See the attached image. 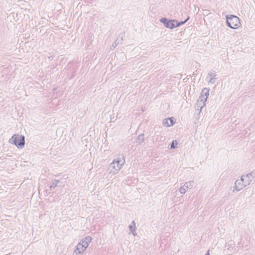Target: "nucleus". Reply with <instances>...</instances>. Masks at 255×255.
Listing matches in <instances>:
<instances>
[{
	"label": "nucleus",
	"mask_w": 255,
	"mask_h": 255,
	"mask_svg": "<svg viewBox=\"0 0 255 255\" xmlns=\"http://www.w3.org/2000/svg\"><path fill=\"white\" fill-rule=\"evenodd\" d=\"M189 18V17H188L185 20H184V21H181L180 22H177L176 23V26L177 27H178L183 24H184Z\"/></svg>",
	"instance_id": "aec40b11"
},
{
	"label": "nucleus",
	"mask_w": 255,
	"mask_h": 255,
	"mask_svg": "<svg viewBox=\"0 0 255 255\" xmlns=\"http://www.w3.org/2000/svg\"><path fill=\"white\" fill-rule=\"evenodd\" d=\"M9 142L14 144L18 148H21L24 146V136L18 134H14L9 139Z\"/></svg>",
	"instance_id": "20e7f679"
},
{
	"label": "nucleus",
	"mask_w": 255,
	"mask_h": 255,
	"mask_svg": "<svg viewBox=\"0 0 255 255\" xmlns=\"http://www.w3.org/2000/svg\"><path fill=\"white\" fill-rule=\"evenodd\" d=\"M173 118H170L169 119H165L163 120L162 124L164 126L169 127L173 126L174 124Z\"/></svg>",
	"instance_id": "6e6552de"
},
{
	"label": "nucleus",
	"mask_w": 255,
	"mask_h": 255,
	"mask_svg": "<svg viewBox=\"0 0 255 255\" xmlns=\"http://www.w3.org/2000/svg\"><path fill=\"white\" fill-rule=\"evenodd\" d=\"M125 163V156L123 154L118 155L110 164L109 167L113 169L110 173L117 174Z\"/></svg>",
	"instance_id": "f257e3e1"
},
{
	"label": "nucleus",
	"mask_w": 255,
	"mask_h": 255,
	"mask_svg": "<svg viewBox=\"0 0 255 255\" xmlns=\"http://www.w3.org/2000/svg\"><path fill=\"white\" fill-rule=\"evenodd\" d=\"M168 19L166 18H162L160 19V21L163 23L164 25L166 27L167 23H168Z\"/></svg>",
	"instance_id": "f3484780"
},
{
	"label": "nucleus",
	"mask_w": 255,
	"mask_h": 255,
	"mask_svg": "<svg viewBox=\"0 0 255 255\" xmlns=\"http://www.w3.org/2000/svg\"><path fill=\"white\" fill-rule=\"evenodd\" d=\"M201 95L204 96L205 97H207V98H208L209 95V89L206 88H204L202 91Z\"/></svg>",
	"instance_id": "f8f14e48"
},
{
	"label": "nucleus",
	"mask_w": 255,
	"mask_h": 255,
	"mask_svg": "<svg viewBox=\"0 0 255 255\" xmlns=\"http://www.w3.org/2000/svg\"><path fill=\"white\" fill-rule=\"evenodd\" d=\"M59 183V181L58 180H54L51 185L50 186V188H55L57 186V184Z\"/></svg>",
	"instance_id": "2eb2a0df"
},
{
	"label": "nucleus",
	"mask_w": 255,
	"mask_h": 255,
	"mask_svg": "<svg viewBox=\"0 0 255 255\" xmlns=\"http://www.w3.org/2000/svg\"><path fill=\"white\" fill-rule=\"evenodd\" d=\"M119 43L120 41L117 39V40L112 44L111 48H115Z\"/></svg>",
	"instance_id": "412c9836"
},
{
	"label": "nucleus",
	"mask_w": 255,
	"mask_h": 255,
	"mask_svg": "<svg viewBox=\"0 0 255 255\" xmlns=\"http://www.w3.org/2000/svg\"><path fill=\"white\" fill-rule=\"evenodd\" d=\"M193 187V181H190L186 182L179 190V192L181 194H185L188 189H191Z\"/></svg>",
	"instance_id": "39448f33"
},
{
	"label": "nucleus",
	"mask_w": 255,
	"mask_h": 255,
	"mask_svg": "<svg viewBox=\"0 0 255 255\" xmlns=\"http://www.w3.org/2000/svg\"><path fill=\"white\" fill-rule=\"evenodd\" d=\"M246 175H249V179H251V177L255 178V170L253 171L250 173L247 174Z\"/></svg>",
	"instance_id": "6ab92c4d"
},
{
	"label": "nucleus",
	"mask_w": 255,
	"mask_h": 255,
	"mask_svg": "<svg viewBox=\"0 0 255 255\" xmlns=\"http://www.w3.org/2000/svg\"><path fill=\"white\" fill-rule=\"evenodd\" d=\"M144 141V134H140L138 135L136 138V142L138 144H140Z\"/></svg>",
	"instance_id": "ddd939ff"
},
{
	"label": "nucleus",
	"mask_w": 255,
	"mask_h": 255,
	"mask_svg": "<svg viewBox=\"0 0 255 255\" xmlns=\"http://www.w3.org/2000/svg\"><path fill=\"white\" fill-rule=\"evenodd\" d=\"M251 182L252 179H249V175H243L240 179L235 182L234 188L237 191H239L246 186L249 185Z\"/></svg>",
	"instance_id": "f03ea898"
},
{
	"label": "nucleus",
	"mask_w": 255,
	"mask_h": 255,
	"mask_svg": "<svg viewBox=\"0 0 255 255\" xmlns=\"http://www.w3.org/2000/svg\"><path fill=\"white\" fill-rule=\"evenodd\" d=\"M202 100H198L196 104V106L197 107V109L196 110L199 114H200L202 108L205 106V102H201Z\"/></svg>",
	"instance_id": "1a4fd4ad"
},
{
	"label": "nucleus",
	"mask_w": 255,
	"mask_h": 255,
	"mask_svg": "<svg viewBox=\"0 0 255 255\" xmlns=\"http://www.w3.org/2000/svg\"><path fill=\"white\" fill-rule=\"evenodd\" d=\"M84 251H81L80 249H78L77 247H76V249L73 253V255H83Z\"/></svg>",
	"instance_id": "4468645a"
},
{
	"label": "nucleus",
	"mask_w": 255,
	"mask_h": 255,
	"mask_svg": "<svg viewBox=\"0 0 255 255\" xmlns=\"http://www.w3.org/2000/svg\"><path fill=\"white\" fill-rule=\"evenodd\" d=\"M91 241L92 238L90 236H87L81 240L79 243L81 244L85 248L87 249L89 244L91 242Z\"/></svg>",
	"instance_id": "0eeeda50"
},
{
	"label": "nucleus",
	"mask_w": 255,
	"mask_h": 255,
	"mask_svg": "<svg viewBox=\"0 0 255 255\" xmlns=\"http://www.w3.org/2000/svg\"><path fill=\"white\" fill-rule=\"evenodd\" d=\"M227 25L232 29H236L241 25L239 17L233 15H226Z\"/></svg>",
	"instance_id": "7ed1b4c3"
},
{
	"label": "nucleus",
	"mask_w": 255,
	"mask_h": 255,
	"mask_svg": "<svg viewBox=\"0 0 255 255\" xmlns=\"http://www.w3.org/2000/svg\"><path fill=\"white\" fill-rule=\"evenodd\" d=\"M207 97H204L203 96H200L198 100H202L201 102H206L207 101Z\"/></svg>",
	"instance_id": "4be33fe9"
},
{
	"label": "nucleus",
	"mask_w": 255,
	"mask_h": 255,
	"mask_svg": "<svg viewBox=\"0 0 255 255\" xmlns=\"http://www.w3.org/2000/svg\"><path fill=\"white\" fill-rule=\"evenodd\" d=\"M76 247H77L78 248V249H80L81 251H84V252H85V251L86 250V248H85L82 245H81V244H79V243L78 244V245L76 246Z\"/></svg>",
	"instance_id": "a211bd4d"
},
{
	"label": "nucleus",
	"mask_w": 255,
	"mask_h": 255,
	"mask_svg": "<svg viewBox=\"0 0 255 255\" xmlns=\"http://www.w3.org/2000/svg\"><path fill=\"white\" fill-rule=\"evenodd\" d=\"M216 72L215 71L211 70L208 73L206 80L209 84H214L216 81Z\"/></svg>",
	"instance_id": "423d86ee"
},
{
	"label": "nucleus",
	"mask_w": 255,
	"mask_h": 255,
	"mask_svg": "<svg viewBox=\"0 0 255 255\" xmlns=\"http://www.w3.org/2000/svg\"><path fill=\"white\" fill-rule=\"evenodd\" d=\"M177 21L176 20H171L168 21V23H167L166 27L170 29H173L177 27L176 26Z\"/></svg>",
	"instance_id": "9d476101"
},
{
	"label": "nucleus",
	"mask_w": 255,
	"mask_h": 255,
	"mask_svg": "<svg viewBox=\"0 0 255 255\" xmlns=\"http://www.w3.org/2000/svg\"><path fill=\"white\" fill-rule=\"evenodd\" d=\"M177 144H178V142L177 141V140H173L171 144V148H172V149L176 148L177 146Z\"/></svg>",
	"instance_id": "dca6fc26"
},
{
	"label": "nucleus",
	"mask_w": 255,
	"mask_h": 255,
	"mask_svg": "<svg viewBox=\"0 0 255 255\" xmlns=\"http://www.w3.org/2000/svg\"><path fill=\"white\" fill-rule=\"evenodd\" d=\"M135 229V223L134 221H132L131 222V225L129 226V229L134 236L135 235V234L134 233Z\"/></svg>",
	"instance_id": "9b49d317"
},
{
	"label": "nucleus",
	"mask_w": 255,
	"mask_h": 255,
	"mask_svg": "<svg viewBox=\"0 0 255 255\" xmlns=\"http://www.w3.org/2000/svg\"><path fill=\"white\" fill-rule=\"evenodd\" d=\"M209 252H210V251L208 250L207 251V252L206 253V254H205V255H210V253Z\"/></svg>",
	"instance_id": "5701e85b"
}]
</instances>
